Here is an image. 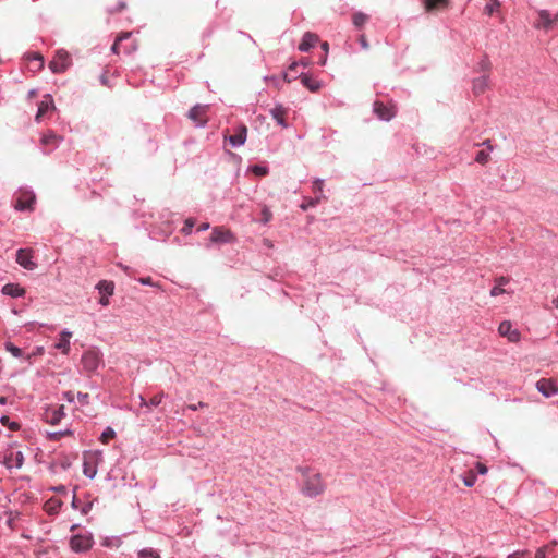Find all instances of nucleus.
<instances>
[{
    "mask_svg": "<svg viewBox=\"0 0 558 558\" xmlns=\"http://www.w3.org/2000/svg\"><path fill=\"white\" fill-rule=\"evenodd\" d=\"M81 365L84 374L92 377L96 374L99 366H104V360L101 352L96 348H90L82 354Z\"/></svg>",
    "mask_w": 558,
    "mask_h": 558,
    "instance_id": "f257e3e1",
    "label": "nucleus"
},
{
    "mask_svg": "<svg viewBox=\"0 0 558 558\" xmlns=\"http://www.w3.org/2000/svg\"><path fill=\"white\" fill-rule=\"evenodd\" d=\"M72 65V58L64 49L58 50L49 62V69L54 74L64 73Z\"/></svg>",
    "mask_w": 558,
    "mask_h": 558,
    "instance_id": "f03ea898",
    "label": "nucleus"
},
{
    "mask_svg": "<svg viewBox=\"0 0 558 558\" xmlns=\"http://www.w3.org/2000/svg\"><path fill=\"white\" fill-rule=\"evenodd\" d=\"M24 462V454L17 446H9L3 454V463L9 469H20Z\"/></svg>",
    "mask_w": 558,
    "mask_h": 558,
    "instance_id": "7ed1b4c3",
    "label": "nucleus"
},
{
    "mask_svg": "<svg viewBox=\"0 0 558 558\" xmlns=\"http://www.w3.org/2000/svg\"><path fill=\"white\" fill-rule=\"evenodd\" d=\"M36 196L32 191L21 190L13 199V207L19 211L33 210Z\"/></svg>",
    "mask_w": 558,
    "mask_h": 558,
    "instance_id": "20e7f679",
    "label": "nucleus"
},
{
    "mask_svg": "<svg viewBox=\"0 0 558 558\" xmlns=\"http://www.w3.org/2000/svg\"><path fill=\"white\" fill-rule=\"evenodd\" d=\"M101 460V452L99 451H86L83 456V473L94 478L97 473V464Z\"/></svg>",
    "mask_w": 558,
    "mask_h": 558,
    "instance_id": "39448f33",
    "label": "nucleus"
},
{
    "mask_svg": "<svg viewBox=\"0 0 558 558\" xmlns=\"http://www.w3.org/2000/svg\"><path fill=\"white\" fill-rule=\"evenodd\" d=\"M209 105L197 104L189 110L187 118L193 121L195 126L203 128L209 120Z\"/></svg>",
    "mask_w": 558,
    "mask_h": 558,
    "instance_id": "423d86ee",
    "label": "nucleus"
},
{
    "mask_svg": "<svg viewBox=\"0 0 558 558\" xmlns=\"http://www.w3.org/2000/svg\"><path fill=\"white\" fill-rule=\"evenodd\" d=\"M299 472H301L302 478L305 481L303 488H319L322 485L320 475L311 468H299Z\"/></svg>",
    "mask_w": 558,
    "mask_h": 558,
    "instance_id": "0eeeda50",
    "label": "nucleus"
},
{
    "mask_svg": "<svg viewBox=\"0 0 558 558\" xmlns=\"http://www.w3.org/2000/svg\"><path fill=\"white\" fill-rule=\"evenodd\" d=\"M16 263L27 270H34L35 268H37V264L34 262V252L32 248L17 250Z\"/></svg>",
    "mask_w": 558,
    "mask_h": 558,
    "instance_id": "6e6552de",
    "label": "nucleus"
},
{
    "mask_svg": "<svg viewBox=\"0 0 558 558\" xmlns=\"http://www.w3.org/2000/svg\"><path fill=\"white\" fill-rule=\"evenodd\" d=\"M247 137V128L245 124L240 123L233 128V133L226 136V140L232 147H240L244 145Z\"/></svg>",
    "mask_w": 558,
    "mask_h": 558,
    "instance_id": "1a4fd4ad",
    "label": "nucleus"
},
{
    "mask_svg": "<svg viewBox=\"0 0 558 558\" xmlns=\"http://www.w3.org/2000/svg\"><path fill=\"white\" fill-rule=\"evenodd\" d=\"M233 233L223 227H215L210 234V242L217 244H226L234 242Z\"/></svg>",
    "mask_w": 558,
    "mask_h": 558,
    "instance_id": "9d476101",
    "label": "nucleus"
},
{
    "mask_svg": "<svg viewBox=\"0 0 558 558\" xmlns=\"http://www.w3.org/2000/svg\"><path fill=\"white\" fill-rule=\"evenodd\" d=\"M64 416V405L48 407L44 413V420L51 425H58Z\"/></svg>",
    "mask_w": 558,
    "mask_h": 558,
    "instance_id": "9b49d317",
    "label": "nucleus"
},
{
    "mask_svg": "<svg viewBox=\"0 0 558 558\" xmlns=\"http://www.w3.org/2000/svg\"><path fill=\"white\" fill-rule=\"evenodd\" d=\"M93 545V537L90 535H74L70 539L71 549L80 553L88 550Z\"/></svg>",
    "mask_w": 558,
    "mask_h": 558,
    "instance_id": "f8f14e48",
    "label": "nucleus"
},
{
    "mask_svg": "<svg viewBox=\"0 0 558 558\" xmlns=\"http://www.w3.org/2000/svg\"><path fill=\"white\" fill-rule=\"evenodd\" d=\"M62 137L57 135L53 131H47L43 134L40 144L45 153H50L56 149L61 143Z\"/></svg>",
    "mask_w": 558,
    "mask_h": 558,
    "instance_id": "ddd939ff",
    "label": "nucleus"
},
{
    "mask_svg": "<svg viewBox=\"0 0 558 558\" xmlns=\"http://www.w3.org/2000/svg\"><path fill=\"white\" fill-rule=\"evenodd\" d=\"M537 390L546 398L558 393V387L553 379L542 378L536 383Z\"/></svg>",
    "mask_w": 558,
    "mask_h": 558,
    "instance_id": "4468645a",
    "label": "nucleus"
},
{
    "mask_svg": "<svg viewBox=\"0 0 558 558\" xmlns=\"http://www.w3.org/2000/svg\"><path fill=\"white\" fill-rule=\"evenodd\" d=\"M289 109L281 104H277L274 108L269 110L271 118L280 125L282 129H287L289 126L287 122V114Z\"/></svg>",
    "mask_w": 558,
    "mask_h": 558,
    "instance_id": "2eb2a0df",
    "label": "nucleus"
},
{
    "mask_svg": "<svg viewBox=\"0 0 558 558\" xmlns=\"http://www.w3.org/2000/svg\"><path fill=\"white\" fill-rule=\"evenodd\" d=\"M373 108H374L375 114L379 119L385 120V121L391 120L396 114L392 106H387L383 101H379V100H376L374 102Z\"/></svg>",
    "mask_w": 558,
    "mask_h": 558,
    "instance_id": "dca6fc26",
    "label": "nucleus"
},
{
    "mask_svg": "<svg viewBox=\"0 0 558 558\" xmlns=\"http://www.w3.org/2000/svg\"><path fill=\"white\" fill-rule=\"evenodd\" d=\"M498 332L502 337H507L511 342H518L520 340V332L512 328V324L509 320H504L499 324Z\"/></svg>",
    "mask_w": 558,
    "mask_h": 558,
    "instance_id": "f3484780",
    "label": "nucleus"
},
{
    "mask_svg": "<svg viewBox=\"0 0 558 558\" xmlns=\"http://www.w3.org/2000/svg\"><path fill=\"white\" fill-rule=\"evenodd\" d=\"M535 27L546 32L555 28V20L551 19V14L547 10H541L538 12V19L535 23Z\"/></svg>",
    "mask_w": 558,
    "mask_h": 558,
    "instance_id": "a211bd4d",
    "label": "nucleus"
},
{
    "mask_svg": "<svg viewBox=\"0 0 558 558\" xmlns=\"http://www.w3.org/2000/svg\"><path fill=\"white\" fill-rule=\"evenodd\" d=\"M489 88V74H483L472 81V92L475 96L484 94Z\"/></svg>",
    "mask_w": 558,
    "mask_h": 558,
    "instance_id": "6ab92c4d",
    "label": "nucleus"
},
{
    "mask_svg": "<svg viewBox=\"0 0 558 558\" xmlns=\"http://www.w3.org/2000/svg\"><path fill=\"white\" fill-rule=\"evenodd\" d=\"M54 108L52 97L50 95H46L44 99L38 104L37 113L35 120L37 122L41 121L45 114Z\"/></svg>",
    "mask_w": 558,
    "mask_h": 558,
    "instance_id": "aec40b11",
    "label": "nucleus"
},
{
    "mask_svg": "<svg viewBox=\"0 0 558 558\" xmlns=\"http://www.w3.org/2000/svg\"><path fill=\"white\" fill-rule=\"evenodd\" d=\"M318 36L311 32L303 35L301 43L299 44V50L302 52L310 51L318 41Z\"/></svg>",
    "mask_w": 558,
    "mask_h": 558,
    "instance_id": "412c9836",
    "label": "nucleus"
},
{
    "mask_svg": "<svg viewBox=\"0 0 558 558\" xmlns=\"http://www.w3.org/2000/svg\"><path fill=\"white\" fill-rule=\"evenodd\" d=\"M299 77L302 85L311 92H318L322 87V83L308 73H301Z\"/></svg>",
    "mask_w": 558,
    "mask_h": 558,
    "instance_id": "4be33fe9",
    "label": "nucleus"
},
{
    "mask_svg": "<svg viewBox=\"0 0 558 558\" xmlns=\"http://www.w3.org/2000/svg\"><path fill=\"white\" fill-rule=\"evenodd\" d=\"M72 337V332L64 329L61 331L58 342L54 344V348L60 350L63 354H68L70 351V339Z\"/></svg>",
    "mask_w": 558,
    "mask_h": 558,
    "instance_id": "5701e85b",
    "label": "nucleus"
},
{
    "mask_svg": "<svg viewBox=\"0 0 558 558\" xmlns=\"http://www.w3.org/2000/svg\"><path fill=\"white\" fill-rule=\"evenodd\" d=\"M2 293L11 298H21L26 293L25 289L17 283H7L2 287Z\"/></svg>",
    "mask_w": 558,
    "mask_h": 558,
    "instance_id": "b1692460",
    "label": "nucleus"
},
{
    "mask_svg": "<svg viewBox=\"0 0 558 558\" xmlns=\"http://www.w3.org/2000/svg\"><path fill=\"white\" fill-rule=\"evenodd\" d=\"M509 282H510L509 277H505V276L497 277L495 279L494 287L490 289V296L496 298L498 295L506 293L507 291L504 289V286L508 284Z\"/></svg>",
    "mask_w": 558,
    "mask_h": 558,
    "instance_id": "393cba45",
    "label": "nucleus"
},
{
    "mask_svg": "<svg viewBox=\"0 0 558 558\" xmlns=\"http://www.w3.org/2000/svg\"><path fill=\"white\" fill-rule=\"evenodd\" d=\"M26 59L28 60L34 72H38L44 68V57L39 52L27 53Z\"/></svg>",
    "mask_w": 558,
    "mask_h": 558,
    "instance_id": "a878e982",
    "label": "nucleus"
},
{
    "mask_svg": "<svg viewBox=\"0 0 558 558\" xmlns=\"http://www.w3.org/2000/svg\"><path fill=\"white\" fill-rule=\"evenodd\" d=\"M325 195H318L315 197H304L302 204L300 205V208L304 211L308 210L310 208L316 207L323 199H325Z\"/></svg>",
    "mask_w": 558,
    "mask_h": 558,
    "instance_id": "bb28decb",
    "label": "nucleus"
},
{
    "mask_svg": "<svg viewBox=\"0 0 558 558\" xmlns=\"http://www.w3.org/2000/svg\"><path fill=\"white\" fill-rule=\"evenodd\" d=\"M492 62L487 54H484L475 65V71L483 74H489Z\"/></svg>",
    "mask_w": 558,
    "mask_h": 558,
    "instance_id": "cd10ccee",
    "label": "nucleus"
},
{
    "mask_svg": "<svg viewBox=\"0 0 558 558\" xmlns=\"http://www.w3.org/2000/svg\"><path fill=\"white\" fill-rule=\"evenodd\" d=\"M482 145L487 146L488 151L480 150L475 156V161L481 165H485L489 159V151L493 150V146L490 140L484 141Z\"/></svg>",
    "mask_w": 558,
    "mask_h": 558,
    "instance_id": "c85d7f7f",
    "label": "nucleus"
},
{
    "mask_svg": "<svg viewBox=\"0 0 558 558\" xmlns=\"http://www.w3.org/2000/svg\"><path fill=\"white\" fill-rule=\"evenodd\" d=\"M449 0H424L425 10L428 12L444 9L448 5Z\"/></svg>",
    "mask_w": 558,
    "mask_h": 558,
    "instance_id": "c756f323",
    "label": "nucleus"
},
{
    "mask_svg": "<svg viewBox=\"0 0 558 558\" xmlns=\"http://www.w3.org/2000/svg\"><path fill=\"white\" fill-rule=\"evenodd\" d=\"M96 288L98 289L101 295H112L114 291V284L112 281L101 280L97 283Z\"/></svg>",
    "mask_w": 558,
    "mask_h": 558,
    "instance_id": "7c9ffc66",
    "label": "nucleus"
},
{
    "mask_svg": "<svg viewBox=\"0 0 558 558\" xmlns=\"http://www.w3.org/2000/svg\"><path fill=\"white\" fill-rule=\"evenodd\" d=\"M124 40H131V33H121L114 40L113 45L111 46V51L116 54L120 53V49L122 46V43Z\"/></svg>",
    "mask_w": 558,
    "mask_h": 558,
    "instance_id": "2f4dec72",
    "label": "nucleus"
},
{
    "mask_svg": "<svg viewBox=\"0 0 558 558\" xmlns=\"http://www.w3.org/2000/svg\"><path fill=\"white\" fill-rule=\"evenodd\" d=\"M368 15L363 12H355L352 15V23L357 29H362L365 23L368 21Z\"/></svg>",
    "mask_w": 558,
    "mask_h": 558,
    "instance_id": "473e14b6",
    "label": "nucleus"
},
{
    "mask_svg": "<svg viewBox=\"0 0 558 558\" xmlns=\"http://www.w3.org/2000/svg\"><path fill=\"white\" fill-rule=\"evenodd\" d=\"M163 397H165V395L161 392V393H157V395L153 396L149 399V401H146L144 398H141L142 407H146L148 409L156 408L162 402Z\"/></svg>",
    "mask_w": 558,
    "mask_h": 558,
    "instance_id": "72a5a7b5",
    "label": "nucleus"
},
{
    "mask_svg": "<svg viewBox=\"0 0 558 558\" xmlns=\"http://www.w3.org/2000/svg\"><path fill=\"white\" fill-rule=\"evenodd\" d=\"M61 507V501L54 498L49 499L45 502L44 508L49 514L57 513Z\"/></svg>",
    "mask_w": 558,
    "mask_h": 558,
    "instance_id": "f704fd0d",
    "label": "nucleus"
},
{
    "mask_svg": "<svg viewBox=\"0 0 558 558\" xmlns=\"http://www.w3.org/2000/svg\"><path fill=\"white\" fill-rule=\"evenodd\" d=\"M298 66H299L298 62H293L292 64H290L288 71L286 73H283V80L286 82L290 83L293 80H295L296 77H299V75H296V68Z\"/></svg>",
    "mask_w": 558,
    "mask_h": 558,
    "instance_id": "c9c22d12",
    "label": "nucleus"
},
{
    "mask_svg": "<svg viewBox=\"0 0 558 558\" xmlns=\"http://www.w3.org/2000/svg\"><path fill=\"white\" fill-rule=\"evenodd\" d=\"M463 483L468 487H472L476 481V473L473 469L468 470L462 476Z\"/></svg>",
    "mask_w": 558,
    "mask_h": 558,
    "instance_id": "e433bc0d",
    "label": "nucleus"
},
{
    "mask_svg": "<svg viewBox=\"0 0 558 558\" xmlns=\"http://www.w3.org/2000/svg\"><path fill=\"white\" fill-rule=\"evenodd\" d=\"M0 423L12 432H16L21 427V425L17 422L11 421L10 417L7 415H2L0 417Z\"/></svg>",
    "mask_w": 558,
    "mask_h": 558,
    "instance_id": "4c0bfd02",
    "label": "nucleus"
},
{
    "mask_svg": "<svg viewBox=\"0 0 558 558\" xmlns=\"http://www.w3.org/2000/svg\"><path fill=\"white\" fill-rule=\"evenodd\" d=\"M500 5L501 4L499 0H490V2L484 7V13L486 15L492 16L495 12H497L500 9Z\"/></svg>",
    "mask_w": 558,
    "mask_h": 558,
    "instance_id": "58836bf2",
    "label": "nucleus"
},
{
    "mask_svg": "<svg viewBox=\"0 0 558 558\" xmlns=\"http://www.w3.org/2000/svg\"><path fill=\"white\" fill-rule=\"evenodd\" d=\"M116 437V432L112 427H106L104 432L100 435L99 440L104 444H108L110 440H112Z\"/></svg>",
    "mask_w": 558,
    "mask_h": 558,
    "instance_id": "ea45409f",
    "label": "nucleus"
},
{
    "mask_svg": "<svg viewBox=\"0 0 558 558\" xmlns=\"http://www.w3.org/2000/svg\"><path fill=\"white\" fill-rule=\"evenodd\" d=\"M4 348L8 352H10L14 357H23L24 352L19 347L14 345L12 342H5Z\"/></svg>",
    "mask_w": 558,
    "mask_h": 558,
    "instance_id": "a19ab883",
    "label": "nucleus"
},
{
    "mask_svg": "<svg viewBox=\"0 0 558 558\" xmlns=\"http://www.w3.org/2000/svg\"><path fill=\"white\" fill-rule=\"evenodd\" d=\"M272 219V213L266 205L260 210V217L258 221L263 225H267Z\"/></svg>",
    "mask_w": 558,
    "mask_h": 558,
    "instance_id": "79ce46f5",
    "label": "nucleus"
},
{
    "mask_svg": "<svg viewBox=\"0 0 558 558\" xmlns=\"http://www.w3.org/2000/svg\"><path fill=\"white\" fill-rule=\"evenodd\" d=\"M73 432L69 428L64 429V430H59V432H53V433H49L48 434V438L52 441H58L60 440L63 436H70L72 435Z\"/></svg>",
    "mask_w": 558,
    "mask_h": 558,
    "instance_id": "37998d69",
    "label": "nucleus"
},
{
    "mask_svg": "<svg viewBox=\"0 0 558 558\" xmlns=\"http://www.w3.org/2000/svg\"><path fill=\"white\" fill-rule=\"evenodd\" d=\"M312 191L315 194V196L324 195V180L315 179L313 181Z\"/></svg>",
    "mask_w": 558,
    "mask_h": 558,
    "instance_id": "c03bdc74",
    "label": "nucleus"
},
{
    "mask_svg": "<svg viewBox=\"0 0 558 558\" xmlns=\"http://www.w3.org/2000/svg\"><path fill=\"white\" fill-rule=\"evenodd\" d=\"M195 226V219L194 218H187L185 221H184V225L181 229V232L185 235L187 234H191L192 231H193V228Z\"/></svg>",
    "mask_w": 558,
    "mask_h": 558,
    "instance_id": "a18cd8bd",
    "label": "nucleus"
},
{
    "mask_svg": "<svg viewBox=\"0 0 558 558\" xmlns=\"http://www.w3.org/2000/svg\"><path fill=\"white\" fill-rule=\"evenodd\" d=\"M138 558H160V556L154 549L145 548L138 553Z\"/></svg>",
    "mask_w": 558,
    "mask_h": 558,
    "instance_id": "49530a36",
    "label": "nucleus"
},
{
    "mask_svg": "<svg viewBox=\"0 0 558 558\" xmlns=\"http://www.w3.org/2000/svg\"><path fill=\"white\" fill-rule=\"evenodd\" d=\"M252 172L258 177H265L268 174V168L265 166L255 165L252 167Z\"/></svg>",
    "mask_w": 558,
    "mask_h": 558,
    "instance_id": "de8ad7c7",
    "label": "nucleus"
},
{
    "mask_svg": "<svg viewBox=\"0 0 558 558\" xmlns=\"http://www.w3.org/2000/svg\"><path fill=\"white\" fill-rule=\"evenodd\" d=\"M76 398L81 405H87L89 403V395L87 392H78Z\"/></svg>",
    "mask_w": 558,
    "mask_h": 558,
    "instance_id": "09e8293b",
    "label": "nucleus"
},
{
    "mask_svg": "<svg viewBox=\"0 0 558 558\" xmlns=\"http://www.w3.org/2000/svg\"><path fill=\"white\" fill-rule=\"evenodd\" d=\"M122 49H123V52L125 54H131L132 52H134L136 50V45L133 40H131L129 44H125L124 46H121Z\"/></svg>",
    "mask_w": 558,
    "mask_h": 558,
    "instance_id": "8fccbe9b",
    "label": "nucleus"
},
{
    "mask_svg": "<svg viewBox=\"0 0 558 558\" xmlns=\"http://www.w3.org/2000/svg\"><path fill=\"white\" fill-rule=\"evenodd\" d=\"M474 471H475L476 475L477 474H482L483 475V474L487 473L488 469H487V466L485 464H483L481 462H476Z\"/></svg>",
    "mask_w": 558,
    "mask_h": 558,
    "instance_id": "3c124183",
    "label": "nucleus"
},
{
    "mask_svg": "<svg viewBox=\"0 0 558 558\" xmlns=\"http://www.w3.org/2000/svg\"><path fill=\"white\" fill-rule=\"evenodd\" d=\"M62 398H63V400H65V401H68L70 403H73L75 401V395H74L73 391H70V390L69 391H64L62 393Z\"/></svg>",
    "mask_w": 558,
    "mask_h": 558,
    "instance_id": "603ef678",
    "label": "nucleus"
},
{
    "mask_svg": "<svg viewBox=\"0 0 558 558\" xmlns=\"http://www.w3.org/2000/svg\"><path fill=\"white\" fill-rule=\"evenodd\" d=\"M207 407V403L203 402V401H199L198 403L196 404H187L186 405V409L187 410H191V411H196L198 409H203V408H206Z\"/></svg>",
    "mask_w": 558,
    "mask_h": 558,
    "instance_id": "864d4df0",
    "label": "nucleus"
},
{
    "mask_svg": "<svg viewBox=\"0 0 558 558\" xmlns=\"http://www.w3.org/2000/svg\"><path fill=\"white\" fill-rule=\"evenodd\" d=\"M529 551H515L509 555L507 558H529Z\"/></svg>",
    "mask_w": 558,
    "mask_h": 558,
    "instance_id": "5fc2aeb1",
    "label": "nucleus"
},
{
    "mask_svg": "<svg viewBox=\"0 0 558 558\" xmlns=\"http://www.w3.org/2000/svg\"><path fill=\"white\" fill-rule=\"evenodd\" d=\"M548 548H549L548 546H545V547L537 549V551L535 553V558H546V553H547Z\"/></svg>",
    "mask_w": 558,
    "mask_h": 558,
    "instance_id": "6e6d98bb",
    "label": "nucleus"
},
{
    "mask_svg": "<svg viewBox=\"0 0 558 558\" xmlns=\"http://www.w3.org/2000/svg\"><path fill=\"white\" fill-rule=\"evenodd\" d=\"M359 41H360V45H361V47H362L363 49H367V48H368V41H367V39H366L365 35H363V34H362V35L359 37Z\"/></svg>",
    "mask_w": 558,
    "mask_h": 558,
    "instance_id": "4d7b16f0",
    "label": "nucleus"
},
{
    "mask_svg": "<svg viewBox=\"0 0 558 558\" xmlns=\"http://www.w3.org/2000/svg\"><path fill=\"white\" fill-rule=\"evenodd\" d=\"M124 8H125V3L124 2H119L118 5L114 9L109 10V12L111 14L118 13V12L122 11Z\"/></svg>",
    "mask_w": 558,
    "mask_h": 558,
    "instance_id": "13d9d810",
    "label": "nucleus"
},
{
    "mask_svg": "<svg viewBox=\"0 0 558 558\" xmlns=\"http://www.w3.org/2000/svg\"><path fill=\"white\" fill-rule=\"evenodd\" d=\"M209 227H210V226H209V223H208V222H203V223H201V225L197 227L196 231H197V232H203V231L208 230V229H209Z\"/></svg>",
    "mask_w": 558,
    "mask_h": 558,
    "instance_id": "bf43d9fd",
    "label": "nucleus"
},
{
    "mask_svg": "<svg viewBox=\"0 0 558 558\" xmlns=\"http://www.w3.org/2000/svg\"><path fill=\"white\" fill-rule=\"evenodd\" d=\"M109 295H101L100 300H99V303L102 305V306H107L109 304V299H108Z\"/></svg>",
    "mask_w": 558,
    "mask_h": 558,
    "instance_id": "052dcab7",
    "label": "nucleus"
},
{
    "mask_svg": "<svg viewBox=\"0 0 558 558\" xmlns=\"http://www.w3.org/2000/svg\"><path fill=\"white\" fill-rule=\"evenodd\" d=\"M141 282L145 286H150L151 284V278L150 277H147V278H142L141 279Z\"/></svg>",
    "mask_w": 558,
    "mask_h": 558,
    "instance_id": "680f3d73",
    "label": "nucleus"
},
{
    "mask_svg": "<svg viewBox=\"0 0 558 558\" xmlns=\"http://www.w3.org/2000/svg\"><path fill=\"white\" fill-rule=\"evenodd\" d=\"M328 47H329V46H328V43H327V41H325V43H323V44H322V49L324 50V52H325V54H326V56H327V52H328Z\"/></svg>",
    "mask_w": 558,
    "mask_h": 558,
    "instance_id": "e2e57ef3",
    "label": "nucleus"
},
{
    "mask_svg": "<svg viewBox=\"0 0 558 558\" xmlns=\"http://www.w3.org/2000/svg\"><path fill=\"white\" fill-rule=\"evenodd\" d=\"M8 403V398L4 396L0 397V405H5Z\"/></svg>",
    "mask_w": 558,
    "mask_h": 558,
    "instance_id": "0e129e2a",
    "label": "nucleus"
},
{
    "mask_svg": "<svg viewBox=\"0 0 558 558\" xmlns=\"http://www.w3.org/2000/svg\"><path fill=\"white\" fill-rule=\"evenodd\" d=\"M72 505H73L74 508H78V506H77V498H76L75 495H73V497H72Z\"/></svg>",
    "mask_w": 558,
    "mask_h": 558,
    "instance_id": "69168bd1",
    "label": "nucleus"
},
{
    "mask_svg": "<svg viewBox=\"0 0 558 558\" xmlns=\"http://www.w3.org/2000/svg\"><path fill=\"white\" fill-rule=\"evenodd\" d=\"M100 82H101V84H102V85H107V77H106V75H105V74H102V75L100 76Z\"/></svg>",
    "mask_w": 558,
    "mask_h": 558,
    "instance_id": "338daca9",
    "label": "nucleus"
},
{
    "mask_svg": "<svg viewBox=\"0 0 558 558\" xmlns=\"http://www.w3.org/2000/svg\"><path fill=\"white\" fill-rule=\"evenodd\" d=\"M553 304H554V306H555L556 308H558V294H557V298H555V299L553 300Z\"/></svg>",
    "mask_w": 558,
    "mask_h": 558,
    "instance_id": "774afa93",
    "label": "nucleus"
}]
</instances>
